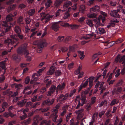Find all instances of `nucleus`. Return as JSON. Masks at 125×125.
I'll return each mask as SVG.
<instances>
[{"label": "nucleus", "instance_id": "f257e3e1", "mask_svg": "<svg viewBox=\"0 0 125 125\" xmlns=\"http://www.w3.org/2000/svg\"><path fill=\"white\" fill-rule=\"evenodd\" d=\"M27 46V44L25 43L19 47L17 50V53L21 55L23 54H25V57L27 58V59L29 61H30L31 59V58L29 55H30V54L29 52L26 49Z\"/></svg>", "mask_w": 125, "mask_h": 125}, {"label": "nucleus", "instance_id": "f03ea898", "mask_svg": "<svg viewBox=\"0 0 125 125\" xmlns=\"http://www.w3.org/2000/svg\"><path fill=\"white\" fill-rule=\"evenodd\" d=\"M10 37L12 39V40L8 39L5 41V43H7L8 46L14 44V43L17 41L18 39L17 38V36L15 35H11Z\"/></svg>", "mask_w": 125, "mask_h": 125}, {"label": "nucleus", "instance_id": "7ed1b4c3", "mask_svg": "<svg viewBox=\"0 0 125 125\" xmlns=\"http://www.w3.org/2000/svg\"><path fill=\"white\" fill-rule=\"evenodd\" d=\"M33 123L32 125H37L38 124V120H39L38 119L37 116L33 118ZM51 121H49L48 122L46 120H44L42 121L40 124V125H42V124L44 123H45V125H50V123Z\"/></svg>", "mask_w": 125, "mask_h": 125}, {"label": "nucleus", "instance_id": "20e7f679", "mask_svg": "<svg viewBox=\"0 0 125 125\" xmlns=\"http://www.w3.org/2000/svg\"><path fill=\"white\" fill-rule=\"evenodd\" d=\"M41 16L43 17L41 19L42 21L43 22H45V23L48 22L49 20L53 16L48 14H45L44 13L41 14Z\"/></svg>", "mask_w": 125, "mask_h": 125}, {"label": "nucleus", "instance_id": "39448f33", "mask_svg": "<svg viewBox=\"0 0 125 125\" xmlns=\"http://www.w3.org/2000/svg\"><path fill=\"white\" fill-rule=\"evenodd\" d=\"M36 42H38L37 41H36L34 42L33 43L34 45H38V49L37 50V52L38 53H40L42 52V48L43 47L44 45L46 44V43L45 42H41L40 43L37 44Z\"/></svg>", "mask_w": 125, "mask_h": 125}, {"label": "nucleus", "instance_id": "423d86ee", "mask_svg": "<svg viewBox=\"0 0 125 125\" xmlns=\"http://www.w3.org/2000/svg\"><path fill=\"white\" fill-rule=\"evenodd\" d=\"M120 55H118L115 59V61L116 62H118L119 60L120 62H123L122 64L124 66H125V56L123 55L120 58Z\"/></svg>", "mask_w": 125, "mask_h": 125}, {"label": "nucleus", "instance_id": "0eeeda50", "mask_svg": "<svg viewBox=\"0 0 125 125\" xmlns=\"http://www.w3.org/2000/svg\"><path fill=\"white\" fill-rule=\"evenodd\" d=\"M104 82H97L95 86V88H97L98 87H99V90H101V93H102L103 91L105 89V88L103 86Z\"/></svg>", "mask_w": 125, "mask_h": 125}, {"label": "nucleus", "instance_id": "6e6552de", "mask_svg": "<svg viewBox=\"0 0 125 125\" xmlns=\"http://www.w3.org/2000/svg\"><path fill=\"white\" fill-rule=\"evenodd\" d=\"M72 3L70 1H66L63 5L62 11L63 12L66 11L67 10L68 7L72 5Z\"/></svg>", "mask_w": 125, "mask_h": 125}, {"label": "nucleus", "instance_id": "1a4fd4ad", "mask_svg": "<svg viewBox=\"0 0 125 125\" xmlns=\"http://www.w3.org/2000/svg\"><path fill=\"white\" fill-rule=\"evenodd\" d=\"M60 22V21L54 22L51 23V28L53 30L56 31L59 30V22Z\"/></svg>", "mask_w": 125, "mask_h": 125}, {"label": "nucleus", "instance_id": "9d476101", "mask_svg": "<svg viewBox=\"0 0 125 125\" xmlns=\"http://www.w3.org/2000/svg\"><path fill=\"white\" fill-rule=\"evenodd\" d=\"M118 12L116 10H111L110 13V15L114 17L119 18L120 16L119 14L118 13Z\"/></svg>", "mask_w": 125, "mask_h": 125}, {"label": "nucleus", "instance_id": "9b49d317", "mask_svg": "<svg viewBox=\"0 0 125 125\" xmlns=\"http://www.w3.org/2000/svg\"><path fill=\"white\" fill-rule=\"evenodd\" d=\"M71 8L69 7L68 9V10L65 12L63 16L62 17V18L64 19H68L70 16V14L68 12L70 11V9H71Z\"/></svg>", "mask_w": 125, "mask_h": 125}, {"label": "nucleus", "instance_id": "f8f14e48", "mask_svg": "<svg viewBox=\"0 0 125 125\" xmlns=\"http://www.w3.org/2000/svg\"><path fill=\"white\" fill-rule=\"evenodd\" d=\"M102 18V16L101 15H99L98 18H96L94 20V21L97 25L99 26H103L102 24L100 23V20Z\"/></svg>", "mask_w": 125, "mask_h": 125}, {"label": "nucleus", "instance_id": "ddd939ff", "mask_svg": "<svg viewBox=\"0 0 125 125\" xmlns=\"http://www.w3.org/2000/svg\"><path fill=\"white\" fill-rule=\"evenodd\" d=\"M54 101V99H52L51 100L48 99L47 100L44 101L42 103V105H44L47 104L48 105H50L52 104Z\"/></svg>", "mask_w": 125, "mask_h": 125}, {"label": "nucleus", "instance_id": "4468645a", "mask_svg": "<svg viewBox=\"0 0 125 125\" xmlns=\"http://www.w3.org/2000/svg\"><path fill=\"white\" fill-rule=\"evenodd\" d=\"M43 2L45 3V6L46 8L49 7L52 3V0H44Z\"/></svg>", "mask_w": 125, "mask_h": 125}, {"label": "nucleus", "instance_id": "2eb2a0df", "mask_svg": "<svg viewBox=\"0 0 125 125\" xmlns=\"http://www.w3.org/2000/svg\"><path fill=\"white\" fill-rule=\"evenodd\" d=\"M9 105L6 102H3L2 105V108L0 109V113L2 112L5 110V108L7 107Z\"/></svg>", "mask_w": 125, "mask_h": 125}, {"label": "nucleus", "instance_id": "dca6fc26", "mask_svg": "<svg viewBox=\"0 0 125 125\" xmlns=\"http://www.w3.org/2000/svg\"><path fill=\"white\" fill-rule=\"evenodd\" d=\"M65 85V84L64 83H63L61 84H59L57 87V90L60 91L62 90L64 88Z\"/></svg>", "mask_w": 125, "mask_h": 125}, {"label": "nucleus", "instance_id": "f3484780", "mask_svg": "<svg viewBox=\"0 0 125 125\" xmlns=\"http://www.w3.org/2000/svg\"><path fill=\"white\" fill-rule=\"evenodd\" d=\"M37 74L36 73H34L32 76V78L33 80H31L30 81V83L31 84L33 83V81H36L38 80V77L39 76H38Z\"/></svg>", "mask_w": 125, "mask_h": 125}, {"label": "nucleus", "instance_id": "a211bd4d", "mask_svg": "<svg viewBox=\"0 0 125 125\" xmlns=\"http://www.w3.org/2000/svg\"><path fill=\"white\" fill-rule=\"evenodd\" d=\"M81 100L82 101V103L81 104V105L82 106L83 104H85L86 102V100L85 99L86 96L85 95H83L81 94Z\"/></svg>", "mask_w": 125, "mask_h": 125}, {"label": "nucleus", "instance_id": "6ab92c4d", "mask_svg": "<svg viewBox=\"0 0 125 125\" xmlns=\"http://www.w3.org/2000/svg\"><path fill=\"white\" fill-rule=\"evenodd\" d=\"M54 69L53 66H51L48 72L47 73V74L49 75H51L52 74L54 71Z\"/></svg>", "mask_w": 125, "mask_h": 125}, {"label": "nucleus", "instance_id": "aec40b11", "mask_svg": "<svg viewBox=\"0 0 125 125\" xmlns=\"http://www.w3.org/2000/svg\"><path fill=\"white\" fill-rule=\"evenodd\" d=\"M77 52L80 57V59L81 60H83L85 56L84 54V52H82L80 51H78Z\"/></svg>", "mask_w": 125, "mask_h": 125}, {"label": "nucleus", "instance_id": "412c9836", "mask_svg": "<svg viewBox=\"0 0 125 125\" xmlns=\"http://www.w3.org/2000/svg\"><path fill=\"white\" fill-rule=\"evenodd\" d=\"M83 109H81L80 110H78L75 111V112L78 115V116L80 117H82L83 115L81 113L83 112Z\"/></svg>", "mask_w": 125, "mask_h": 125}, {"label": "nucleus", "instance_id": "4be33fe9", "mask_svg": "<svg viewBox=\"0 0 125 125\" xmlns=\"http://www.w3.org/2000/svg\"><path fill=\"white\" fill-rule=\"evenodd\" d=\"M63 1L62 0H57L54 3L55 7L56 8H58Z\"/></svg>", "mask_w": 125, "mask_h": 125}, {"label": "nucleus", "instance_id": "5701e85b", "mask_svg": "<svg viewBox=\"0 0 125 125\" xmlns=\"http://www.w3.org/2000/svg\"><path fill=\"white\" fill-rule=\"evenodd\" d=\"M94 78L93 77H89L88 79V82H89V88H91L93 85V81Z\"/></svg>", "mask_w": 125, "mask_h": 125}, {"label": "nucleus", "instance_id": "b1692460", "mask_svg": "<svg viewBox=\"0 0 125 125\" xmlns=\"http://www.w3.org/2000/svg\"><path fill=\"white\" fill-rule=\"evenodd\" d=\"M122 90V87H117L116 89H115L113 91L116 94H118L121 93Z\"/></svg>", "mask_w": 125, "mask_h": 125}, {"label": "nucleus", "instance_id": "393cba45", "mask_svg": "<svg viewBox=\"0 0 125 125\" xmlns=\"http://www.w3.org/2000/svg\"><path fill=\"white\" fill-rule=\"evenodd\" d=\"M88 79H87L85 82L82 83L79 87V91H80L82 88V87H86L88 84Z\"/></svg>", "mask_w": 125, "mask_h": 125}, {"label": "nucleus", "instance_id": "a878e982", "mask_svg": "<svg viewBox=\"0 0 125 125\" xmlns=\"http://www.w3.org/2000/svg\"><path fill=\"white\" fill-rule=\"evenodd\" d=\"M5 61L1 62L0 63V72L1 70V68L3 69H5Z\"/></svg>", "mask_w": 125, "mask_h": 125}, {"label": "nucleus", "instance_id": "bb28decb", "mask_svg": "<svg viewBox=\"0 0 125 125\" xmlns=\"http://www.w3.org/2000/svg\"><path fill=\"white\" fill-rule=\"evenodd\" d=\"M99 7L95 5L90 9V11H95L97 10H100Z\"/></svg>", "mask_w": 125, "mask_h": 125}, {"label": "nucleus", "instance_id": "cd10ccee", "mask_svg": "<svg viewBox=\"0 0 125 125\" xmlns=\"http://www.w3.org/2000/svg\"><path fill=\"white\" fill-rule=\"evenodd\" d=\"M75 48L74 46H70L69 47V51L67 55L69 57L70 55V53L71 52H73L75 51Z\"/></svg>", "mask_w": 125, "mask_h": 125}, {"label": "nucleus", "instance_id": "c85d7f7f", "mask_svg": "<svg viewBox=\"0 0 125 125\" xmlns=\"http://www.w3.org/2000/svg\"><path fill=\"white\" fill-rule=\"evenodd\" d=\"M14 30L15 32L17 34L20 33L21 32V29L18 26H16L14 28Z\"/></svg>", "mask_w": 125, "mask_h": 125}, {"label": "nucleus", "instance_id": "c756f323", "mask_svg": "<svg viewBox=\"0 0 125 125\" xmlns=\"http://www.w3.org/2000/svg\"><path fill=\"white\" fill-rule=\"evenodd\" d=\"M85 7L83 5H81L79 7V11L80 12L81 11L82 13H83L84 11L85 10Z\"/></svg>", "mask_w": 125, "mask_h": 125}, {"label": "nucleus", "instance_id": "7c9ffc66", "mask_svg": "<svg viewBox=\"0 0 125 125\" xmlns=\"http://www.w3.org/2000/svg\"><path fill=\"white\" fill-rule=\"evenodd\" d=\"M67 97L66 96H64L62 94L59 96L58 100L60 101L64 100H65L67 98Z\"/></svg>", "mask_w": 125, "mask_h": 125}, {"label": "nucleus", "instance_id": "2f4dec72", "mask_svg": "<svg viewBox=\"0 0 125 125\" xmlns=\"http://www.w3.org/2000/svg\"><path fill=\"white\" fill-rule=\"evenodd\" d=\"M98 33L102 34L104 33L105 32V31L104 29L102 28H98Z\"/></svg>", "mask_w": 125, "mask_h": 125}, {"label": "nucleus", "instance_id": "473e14b6", "mask_svg": "<svg viewBox=\"0 0 125 125\" xmlns=\"http://www.w3.org/2000/svg\"><path fill=\"white\" fill-rule=\"evenodd\" d=\"M87 17L89 18H94L96 16V15L95 13H88L87 14Z\"/></svg>", "mask_w": 125, "mask_h": 125}, {"label": "nucleus", "instance_id": "72a5a7b5", "mask_svg": "<svg viewBox=\"0 0 125 125\" xmlns=\"http://www.w3.org/2000/svg\"><path fill=\"white\" fill-rule=\"evenodd\" d=\"M107 104V101L106 100H104L102 101L101 102L98 104L97 106L99 107H100L103 106L104 104L105 105H106Z\"/></svg>", "mask_w": 125, "mask_h": 125}, {"label": "nucleus", "instance_id": "f704fd0d", "mask_svg": "<svg viewBox=\"0 0 125 125\" xmlns=\"http://www.w3.org/2000/svg\"><path fill=\"white\" fill-rule=\"evenodd\" d=\"M26 102V99H25L21 101L18 102V104L20 106H22L25 104Z\"/></svg>", "mask_w": 125, "mask_h": 125}, {"label": "nucleus", "instance_id": "c9c22d12", "mask_svg": "<svg viewBox=\"0 0 125 125\" xmlns=\"http://www.w3.org/2000/svg\"><path fill=\"white\" fill-rule=\"evenodd\" d=\"M23 18L22 17H20L17 20V22L20 24L23 23Z\"/></svg>", "mask_w": 125, "mask_h": 125}, {"label": "nucleus", "instance_id": "e433bc0d", "mask_svg": "<svg viewBox=\"0 0 125 125\" xmlns=\"http://www.w3.org/2000/svg\"><path fill=\"white\" fill-rule=\"evenodd\" d=\"M45 68V67H43L42 68L40 69L37 72V73H36L37 74V75L40 76L41 75V73L44 70Z\"/></svg>", "mask_w": 125, "mask_h": 125}, {"label": "nucleus", "instance_id": "4c0bfd02", "mask_svg": "<svg viewBox=\"0 0 125 125\" xmlns=\"http://www.w3.org/2000/svg\"><path fill=\"white\" fill-rule=\"evenodd\" d=\"M86 23L87 24L89 25L90 27H91L93 26V24L92 21L89 19L87 20L86 21Z\"/></svg>", "mask_w": 125, "mask_h": 125}, {"label": "nucleus", "instance_id": "58836bf2", "mask_svg": "<svg viewBox=\"0 0 125 125\" xmlns=\"http://www.w3.org/2000/svg\"><path fill=\"white\" fill-rule=\"evenodd\" d=\"M35 11V9H31L28 11V13L30 15L32 16L34 13Z\"/></svg>", "mask_w": 125, "mask_h": 125}, {"label": "nucleus", "instance_id": "ea45409f", "mask_svg": "<svg viewBox=\"0 0 125 125\" xmlns=\"http://www.w3.org/2000/svg\"><path fill=\"white\" fill-rule=\"evenodd\" d=\"M15 7V5H10L8 8V12L10 11L11 10H13L14 9Z\"/></svg>", "mask_w": 125, "mask_h": 125}, {"label": "nucleus", "instance_id": "a19ab883", "mask_svg": "<svg viewBox=\"0 0 125 125\" xmlns=\"http://www.w3.org/2000/svg\"><path fill=\"white\" fill-rule=\"evenodd\" d=\"M12 17L11 14H9L6 17V20L8 21H12L13 20V19L12 18Z\"/></svg>", "mask_w": 125, "mask_h": 125}, {"label": "nucleus", "instance_id": "79ce46f5", "mask_svg": "<svg viewBox=\"0 0 125 125\" xmlns=\"http://www.w3.org/2000/svg\"><path fill=\"white\" fill-rule=\"evenodd\" d=\"M15 89L17 90H18L20 89L22 87V86L21 84H15Z\"/></svg>", "mask_w": 125, "mask_h": 125}, {"label": "nucleus", "instance_id": "37998d69", "mask_svg": "<svg viewBox=\"0 0 125 125\" xmlns=\"http://www.w3.org/2000/svg\"><path fill=\"white\" fill-rule=\"evenodd\" d=\"M115 25V23L113 21L111 22L107 25V27L108 28H110L114 27Z\"/></svg>", "mask_w": 125, "mask_h": 125}, {"label": "nucleus", "instance_id": "c03bdc74", "mask_svg": "<svg viewBox=\"0 0 125 125\" xmlns=\"http://www.w3.org/2000/svg\"><path fill=\"white\" fill-rule=\"evenodd\" d=\"M52 112L54 114V115L52 114V115L51 116H52L53 115H55L57 114L58 112V110L56 108H54L52 110Z\"/></svg>", "mask_w": 125, "mask_h": 125}, {"label": "nucleus", "instance_id": "a18cd8bd", "mask_svg": "<svg viewBox=\"0 0 125 125\" xmlns=\"http://www.w3.org/2000/svg\"><path fill=\"white\" fill-rule=\"evenodd\" d=\"M64 39V37L63 36H58L57 38V40L59 42H62Z\"/></svg>", "mask_w": 125, "mask_h": 125}, {"label": "nucleus", "instance_id": "49530a36", "mask_svg": "<svg viewBox=\"0 0 125 125\" xmlns=\"http://www.w3.org/2000/svg\"><path fill=\"white\" fill-rule=\"evenodd\" d=\"M61 12V11L60 9L58 10L56 12V17H58Z\"/></svg>", "mask_w": 125, "mask_h": 125}, {"label": "nucleus", "instance_id": "de8ad7c7", "mask_svg": "<svg viewBox=\"0 0 125 125\" xmlns=\"http://www.w3.org/2000/svg\"><path fill=\"white\" fill-rule=\"evenodd\" d=\"M85 19V18L83 17H82L80 18L78 20V21L80 23H82L83 21Z\"/></svg>", "mask_w": 125, "mask_h": 125}, {"label": "nucleus", "instance_id": "09e8293b", "mask_svg": "<svg viewBox=\"0 0 125 125\" xmlns=\"http://www.w3.org/2000/svg\"><path fill=\"white\" fill-rule=\"evenodd\" d=\"M96 97H93L91 99V103H90L92 105L94 103L95 101V99Z\"/></svg>", "mask_w": 125, "mask_h": 125}, {"label": "nucleus", "instance_id": "8fccbe9b", "mask_svg": "<svg viewBox=\"0 0 125 125\" xmlns=\"http://www.w3.org/2000/svg\"><path fill=\"white\" fill-rule=\"evenodd\" d=\"M56 88V87L55 86L52 85L51 86L50 90L53 92L55 91Z\"/></svg>", "mask_w": 125, "mask_h": 125}, {"label": "nucleus", "instance_id": "3c124183", "mask_svg": "<svg viewBox=\"0 0 125 125\" xmlns=\"http://www.w3.org/2000/svg\"><path fill=\"white\" fill-rule=\"evenodd\" d=\"M115 75L116 77H117L120 75V69L117 70L115 72Z\"/></svg>", "mask_w": 125, "mask_h": 125}, {"label": "nucleus", "instance_id": "603ef678", "mask_svg": "<svg viewBox=\"0 0 125 125\" xmlns=\"http://www.w3.org/2000/svg\"><path fill=\"white\" fill-rule=\"evenodd\" d=\"M74 63L73 62H72L71 63L69 64L68 65V68L69 69H70L73 67Z\"/></svg>", "mask_w": 125, "mask_h": 125}, {"label": "nucleus", "instance_id": "864d4df0", "mask_svg": "<svg viewBox=\"0 0 125 125\" xmlns=\"http://www.w3.org/2000/svg\"><path fill=\"white\" fill-rule=\"evenodd\" d=\"M76 5L77 4H74L73 6H72V8L71 7V8L70 9V11H71L72 9L73 10H75L77 8Z\"/></svg>", "mask_w": 125, "mask_h": 125}, {"label": "nucleus", "instance_id": "5fc2aeb1", "mask_svg": "<svg viewBox=\"0 0 125 125\" xmlns=\"http://www.w3.org/2000/svg\"><path fill=\"white\" fill-rule=\"evenodd\" d=\"M31 21V19L29 17H27L25 21L27 24H29Z\"/></svg>", "mask_w": 125, "mask_h": 125}, {"label": "nucleus", "instance_id": "6e6d98bb", "mask_svg": "<svg viewBox=\"0 0 125 125\" xmlns=\"http://www.w3.org/2000/svg\"><path fill=\"white\" fill-rule=\"evenodd\" d=\"M49 109V108H44L43 109L41 108L39 110H41L42 112H45L47 111Z\"/></svg>", "mask_w": 125, "mask_h": 125}, {"label": "nucleus", "instance_id": "4d7b16f0", "mask_svg": "<svg viewBox=\"0 0 125 125\" xmlns=\"http://www.w3.org/2000/svg\"><path fill=\"white\" fill-rule=\"evenodd\" d=\"M55 74L56 76H58L61 75V73L60 70H57L56 71Z\"/></svg>", "mask_w": 125, "mask_h": 125}, {"label": "nucleus", "instance_id": "13d9d810", "mask_svg": "<svg viewBox=\"0 0 125 125\" xmlns=\"http://www.w3.org/2000/svg\"><path fill=\"white\" fill-rule=\"evenodd\" d=\"M30 80V79L29 77H27L25 79V83L26 84H28L29 83V82Z\"/></svg>", "mask_w": 125, "mask_h": 125}, {"label": "nucleus", "instance_id": "bf43d9fd", "mask_svg": "<svg viewBox=\"0 0 125 125\" xmlns=\"http://www.w3.org/2000/svg\"><path fill=\"white\" fill-rule=\"evenodd\" d=\"M30 30V28L28 26H26L25 27V31L26 33L28 32Z\"/></svg>", "mask_w": 125, "mask_h": 125}, {"label": "nucleus", "instance_id": "052dcab7", "mask_svg": "<svg viewBox=\"0 0 125 125\" xmlns=\"http://www.w3.org/2000/svg\"><path fill=\"white\" fill-rule=\"evenodd\" d=\"M123 81L122 80H120L116 84L117 86H119L122 85L123 83Z\"/></svg>", "mask_w": 125, "mask_h": 125}, {"label": "nucleus", "instance_id": "680f3d73", "mask_svg": "<svg viewBox=\"0 0 125 125\" xmlns=\"http://www.w3.org/2000/svg\"><path fill=\"white\" fill-rule=\"evenodd\" d=\"M76 90L75 89H74L71 91L70 93V97L71 96L73 95V94L75 93L76 92Z\"/></svg>", "mask_w": 125, "mask_h": 125}, {"label": "nucleus", "instance_id": "e2e57ef3", "mask_svg": "<svg viewBox=\"0 0 125 125\" xmlns=\"http://www.w3.org/2000/svg\"><path fill=\"white\" fill-rule=\"evenodd\" d=\"M84 74V73L83 72H80L78 75V79H80L82 78L83 75Z\"/></svg>", "mask_w": 125, "mask_h": 125}, {"label": "nucleus", "instance_id": "0e129e2a", "mask_svg": "<svg viewBox=\"0 0 125 125\" xmlns=\"http://www.w3.org/2000/svg\"><path fill=\"white\" fill-rule=\"evenodd\" d=\"M72 114L70 113H69L68 115L66 116V120L67 122H68V121L70 119V118L71 117V115Z\"/></svg>", "mask_w": 125, "mask_h": 125}, {"label": "nucleus", "instance_id": "69168bd1", "mask_svg": "<svg viewBox=\"0 0 125 125\" xmlns=\"http://www.w3.org/2000/svg\"><path fill=\"white\" fill-rule=\"evenodd\" d=\"M70 26L71 29H74L76 28L77 27V25H71Z\"/></svg>", "mask_w": 125, "mask_h": 125}, {"label": "nucleus", "instance_id": "338daca9", "mask_svg": "<svg viewBox=\"0 0 125 125\" xmlns=\"http://www.w3.org/2000/svg\"><path fill=\"white\" fill-rule=\"evenodd\" d=\"M27 117V115L26 114H24L22 116L20 117V119L21 120H23L25 119Z\"/></svg>", "mask_w": 125, "mask_h": 125}, {"label": "nucleus", "instance_id": "774afa93", "mask_svg": "<svg viewBox=\"0 0 125 125\" xmlns=\"http://www.w3.org/2000/svg\"><path fill=\"white\" fill-rule=\"evenodd\" d=\"M116 100L115 99H114L111 102V103L110 104V105L111 106H112L113 105H114L116 103Z\"/></svg>", "mask_w": 125, "mask_h": 125}]
</instances>
